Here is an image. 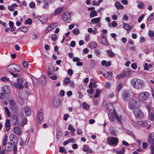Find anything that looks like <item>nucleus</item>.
<instances>
[{
    "label": "nucleus",
    "mask_w": 154,
    "mask_h": 154,
    "mask_svg": "<svg viewBox=\"0 0 154 154\" xmlns=\"http://www.w3.org/2000/svg\"><path fill=\"white\" fill-rule=\"evenodd\" d=\"M131 84L134 88L137 90H141L145 86L144 81L139 79H132L131 81Z\"/></svg>",
    "instance_id": "f257e3e1"
},
{
    "label": "nucleus",
    "mask_w": 154,
    "mask_h": 154,
    "mask_svg": "<svg viewBox=\"0 0 154 154\" xmlns=\"http://www.w3.org/2000/svg\"><path fill=\"white\" fill-rule=\"evenodd\" d=\"M21 68L18 65L11 64L9 65L6 68V70L11 74V73L14 72H19L20 71Z\"/></svg>",
    "instance_id": "f03ea898"
},
{
    "label": "nucleus",
    "mask_w": 154,
    "mask_h": 154,
    "mask_svg": "<svg viewBox=\"0 0 154 154\" xmlns=\"http://www.w3.org/2000/svg\"><path fill=\"white\" fill-rule=\"evenodd\" d=\"M51 2V0H45L44 3L43 0H37L36 1V5L39 6H41L43 9H48L49 4Z\"/></svg>",
    "instance_id": "7ed1b4c3"
},
{
    "label": "nucleus",
    "mask_w": 154,
    "mask_h": 154,
    "mask_svg": "<svg viewBox=\"0 0 154 154\" xmlns=\"http://www.w3.org/2000/svg\"><path fill=\"white\" fill-rule=\"evenodd\" d=\"M138 105V100L137 98L131 100L128 103V107L131 110H134L137 108Z\"/></svg>",
    "instance_id": "20e7f679"
},
{
    "label": "nucleus",
    "mask_w": 154,
    "mask_h": 154,
    "mask_svg": "<svg viewBox=\"0 0 154 154\" xmlns=\"http://www.w3.org/2000/svg\"><path fill=\"white\" fill-rule=\"evenodd\" d=\"M150 96V95L149 93L144 92L140 93L138 95V97L142 101H145L149 98Z\"/></svg>",
    "instance_id": "39448f33"
},
{
    "label": "nucleus",
    "mask_w": 154,
    "mask_h": 154,
    "mask_svg": "<svg viewBox=\"0 0 154 154\" xmlns=\"http://www.w3.org/2000/svg\"><path fill=\"white\" fill-rule=\"evenodd\" d=\"M9 106L11 110L14 112H16L19 108L18 105L15 103L14 100H11L9 101Z\"/></svg>",
    "instance_id": "423d86ee"
},
{
    "label": "nucleus",
    "mask_w": 154,
    "mask_h": 154,
    "mask_svg": "<svg viewBox=\"0 0 154 154\" xmlns=\"http://www.w3.org/2000/svg\"><path fill=\"white\" fill-rule=\"evenodd\" d=\"M134 114L135 117L137 118L142 119L143 116V113L141 111L139 107L133 110Z\"/></svg>",
    "instance_id": "0eeeda50"
},
{
    "label": "nucleus",
    "mask_w": 154,
    "mask_h": 154,
    "mask_svg": "<svg viewBox=\"0 0 154 154\" xmlns=\"http://www.w3.org/2000/svg\"><path fill=\"white\" fill-rule=\"evenodd\" d=\"M119 142L118 139L116 137H112L109 138L107 140V142L110 145L116 146Z\"/></svg>",
    "instance_id": "6e6552de"
},
{
    "label": "nucleus",
    "mask_w": 154,
    "mask_h": 154,
    "mask_svg": "<svg viewBox=\"0 0 154 154\" xmlns=\"http://www.w3.org/2000/svg\"><path fill=\"white\" fill-rule=\"evenodd\" d=\"M17 82L14 83V85L16 88L19 89H22L23 88V80L21 78H17Z\"/></svg>",
    "instance_id": "1a4fd4ad"
},
{
    "label": "nucleus",
    "mask_w": 154,
    "mask_h": 154,
    "mask_svg": "<svg viewBox=\"0 0 154 154\" xmlns=\"http://www.w3.org/2000/svg\"><path fill=\"white\" fill-rule=\"evenodd\" d=\"M70 14L68 13H63L62 16L63 21L66 23H69L70 21Z\"/></svg>",
    "instance_id": "9d476101"
},
{
    "label": "nucleus",
    "mask_w": 154,
    "mask_h": 154,
    "mask_svg": "<svg viewBox=\"0 0 154 154\" xmlns=\"http://www.w3.org/2000/svg\"><path fill=\"white\" fill-rule=\"evenodd\" d=\"M57 26V24L56 23H54L49 25L45 30V32L47 33L48 32L53 29L55 28Z\"/></svg>",
    "instance_id": "9b49d317"
},
{
    "label": "nucleus",
    "mask_w": 154,
    "mask_h": 154,
    "mask_svg": "<svg viewBox=\"0 0 154 154\" xmlns=\"http://www.w3.org/2000/svg\"><path fill=\"white\" fill-rule=\"evenodd\" d=\"M9 139L11 143L14 145L16 144L17 142V138L16 136L14 134H11L10 135Z\"/></svg>",
    "instance_id": "f8f14e48"
},
{
    "label": "nucleus",
    "mask_w": 154,
    "mask_h": 154,
    "mask_svg": "<svg viewBox=\"0 0 154 154\" xmlns=\"http://www.w3.org/2000/svg\"><path fill=\"white\" fill-rule=\"evenodd\" d=\"M43 119V110L40 109L38 111V122L40 123L42 122Z\"/></svg>",
    "instance_id": "ddd939ff"
},
{
    "label": "nucleus",
    "mask_w": 154,
    "mask_h": 154,
    "mask_svg": "<svg viewBox=\"0 0 154 154\" xmlns=\"http://www.w3.org/2000/svg\"><path fill=\"white\" fill-rule=\"evenodd\" d=\"M60 103V99L57 97H54L53 100V104L55 107H58Z\"/></svg>",
    "instance_id": "4468645a"
},
{
    "label": "nucleus",
    "mask_w": 154,
    "mask_h": 154,
    "mask_svg": "<svg viewBox=\"0 0 154 154\" xmlns=\"http://www.w3.org/2000/svg\"><path fill=\"white\" fill-rule=\"evenodd\" d=\"M100 40L102 43L105 45H109V42L106 37L104 35L101 34L100 36Z\"/></svg>",
    "instance_id": "2eb2a0df"
},
{
    "label": "nucleus",
    "mask_w": 154,
    "mask_h": 154,
    "mask_svg": "<svg viewBox=\"0 0 154 154\" xmlns=\"http://www.w3.org/2000/svg\"><path fill=\"white\" fill-rule=\"evenodd\" d=\"M11 124L13 125H15L18 122V119L17 116L15 115L12 116L11 118Z\"/></svg>",
    "instance_id": "dca6fc26"
},
{
    "label": "nucleus",
    "mask_w": 154,
    "mask_h": 154,
    "mask_svg": "<svg viewBox=\"0 0 154 154\" xmlns=\"http://www.w3.org/2000/svg\"><path fill=\"white\" fill-rule=\"evenodd\" d=\"M112 73L111 72L105 71L103 75L108 79L110 80L112 79Z\"/></svg>",
    "instance_id": "f3484780"
},
{
    "label": "nucleus",
    "mask_w": 154,
    "mask_h": 154,
    "mask_svg": "<svg viewBox=\"0 0 154 154\" xmlns=\"http://www.w3.org/2000/svg\"><path fill=\"white\" fill-rule=\"evenodd\" d=\"M149 143L151 144L154 143V133H150L148 138Z\"/></svg>",
    "instance_id": "a211bd4d"
},
{
    "label": "nucleus",
    "mask_w": 154,
    "mask_h": 154,
    "mask_svg": "<svg viewBox=\"0 0 154 154\" xmlns=\"http://www.w3.org/2000/svg\"><path fill=\"white\" fill-rule=\"evenodd\" d=\"M13 131L15 133L18 135H20L21 134V130L19 127L15 126L13 128Z\"/></svg>",
    "instance_id": "6ab92c4d"
},
{
    "label": "nucleus",
    "mask_w": 154,
    "mask_h": 154,
    "mask_svg": "<svg viewBox=\"0 0 154 154\" xmlns=\"http://www.w3.org/2000/svg\"><path fill=\"white\" fill-rule=\"evenodd\" d=\"M106 106L110 112H113L114 111V108L113 106V104L111 103H107Z\"/></svg>",
    "instance_id": "aec40b11"
},
{
    "label": "nucleus",
    "mask_w": 154,
    "mask_h": 154,
    "mask_svg": "<svg viewBox=\"0 0 154 154\" xmlns=\"http://www.w3.org/2000/svg\"><path fill=\"white\" fill-rule=\"evenodd\" d=\"M10 88L8 85H5L2 89L3 92L5 94H7L10 91Z\"/></svg>",
    "instance_id": "412c9836"
},
{
    "label": "nucleus",
    "mask_w": 154,
    "mask_h": 154,
    "mask_svg": "<svg viewBox=\"0 0 154 154\" xmlns=\"http://www.w3.org/2000/svg\"><path fill=\"white\" fill-rule=\"evenodd\" d=\"M129 97V93L126 91L124 92L122 94V98L125 101L127 100L128 99Z\"/></svg>",
    "instance_id": "4be33fe9"
},
{
    "label": "nucleus",
    "mask_w": 154,
    "mask_h": 154,
    "mask_svg": "<svg viewBox=\"0 0 154 154\" xmlns=\"http://www.w3.org/2000/svg\"><path fill=\"white\" fill-rule=\"evenodd\" d=\"M10 121L9 119H7L6 121L5 125V127L6 128V131H8L10 128Z\"/></svg>",
    "instance_id": "5701e85b"
},
{
    "label": "nucleus",
    "mask_w": 154,
    "mask_h": 154,
    "mask_svg": "<svg viewBox=\"0 0 154 154\" xmlns=\"http://www.w3.org/2000/svg\"><path fill=\"white\" fill-rule=\"evenodd\" d=\"M24 112L27 116H30L31 115V110L30 108L28 107H25Z\"/></svg>",
    "instance_id": "b1692460"
},
{
    "label": "nucleus",
    "mask_w": 154,
    "mask_h": 154,
    "mask_svg": "<svg viewBox=\"0 0 154 154\" xmlns=\"http://www.w3.org/2000/svg\"><path fill=\"white\" fill-rule=\"evenodd\" d=\"M63 10V7H60L57 8L55 10L54 13V15H56L61 12Z\"/></svg>",
    "instance_id": "393cba45"
},
{
    "label": "nucleus",
    "mask_w": 154,
    "mask_h": 154,
    "mask_svg": "<svg viewBox=\"0 0 154 154\" xmlns=\"http://www.w3.org/2000/svg\"><path fill=\"white\" fill-rule=\"evenodd\" d=\"M115 6L117 9H120L122 10L123 8V5L120 4L119 2H117L115 3Z\"/></svg>",
    "instance_id": "a878e982"
},
{
    "label": "nucleus",
    "mask_w": 154,
    "mask_h": 154,
    "mask_svg": "<svg viewBox=\"0 0 154 154\" xmlns=\"http://www.w3.org/2000/svg\"><path fill=\"white\" fill-rule=\"evenodd\" d=\"M89 46L92 48H95L97 46V43L95 42H92L90 43Z\"/></svg>",
    "instance_id": "bb28decb"
},
{
    "label": "nucleus",
    "mask_w": 154,
    "mask_h": 154,
    "mask_svg": "<svg viewBox=\"0 0 154 154\" xmlns=\"http://www.w3.org/2000/svg\"><path fill=\"white\" fill-rule=\"evenodd\" d=\"M100 17L94 18L91 19V22L93 24H95L97 22H100Z\"/></svg>",
    "instance_id": "cd10ccee"
},
{
    "label": "nucleus",
    "mask_w": 154,
    "mask_h": 154,
    "mask_svg": "<svg viewBox=\"0 0 154 154\" xmlns=\"http://www.w3.org/2000/svg\"><path fill=\"white\" fill-rule=\"evenodd\" d=\"M5 149L7 151H10L12 150V144L10 143H8L6 145Z\"/></svg>",
    "instance_id": "c85d7f7f"
},
{
    "label": "nucleus",
    "mask_w": 154,
    "mask_h": 154,
    "mask_svg": "<svg viewBox=\"0 0 154 154\" xmlns=\"http://www.w3.org/2000/svg\"><path fill=\"white\" fill-rule=\"evenodd\" d=\"M97 15V13L95 10L91 11L90 13V17L91 18Z\"/></svg>",
    "instance_id": "c756f323"
},
{
    "label": "nucleus",
    "mask_w": 154,
    "mask_h": 154,
    "mask_svg": "<svg viewBox=\"0 0 154 154\" xmlns=\"http://www.w3.org/2000/svg\"><path fill=\"white\" fill-rule=\"evenodd\" d=\"M68 129L71 132V134H74V132L75 131V129L72 127V125H70L68 128Z\"/></svg>",
    "instance_id": "7c9ffc66"
},
{
    "label": "nucleus",
    "mask_w": 154,
    "mask_h": 154,
    "mask_svg": "<svg viewBox=\"0 0 154 154\" xmlns=\"http://www.w3.org/2000/svg\"><path fill=\"white\" fill-rule=\"evenodd\" d=\"M125 148L124 147H122L120 151L116 150L115 152L117 154H123L125 152Z\"/></svg>",
    "instance_id": "2f4dec72"
},
{
    "label": "nucleus",
    "mask_w": 154,
    "mask_h": 154,
    "mask_svg": "<svg viewBox=\"0 0 154 154\" xmlns=\"http://www.w3.org/2000/svg\"><path fill=\"white\" fill-rule=\"evenodd\" d=\"M138 124L142 126H145L147 125V122L146 121H139L138 122Z\"/></svg>",
    "instance_id": "473e14b6"
},
{
    "label": "nucleus",
    "mask_w": 154,
    "mask_h": 154,
    "mask_svg": "<svg viewBox=\"0 0 154 154\" xmlns=\"http://www.w3.org/2000/svg\"><path fill=\"white\" fill-rule=\"evenodd\" d=\"M4 109L7 116L8 117H10L11 116V113L9 110V109L7 107H4Z\"/></svg>",
    "instance_id": "72a5a7b5"
},
{
    "label": "nucleus",
    "mask_w": 154,
    "mask_h": 154,
    "mask_svg": "<svg viewBox=\"0 0 154 154\" xmlns=\"http://www.w3.org/2000/svg\"><path fill=\"white\" fill-rule=\"evenodd\" d=\"M27 123V120L26 118H23L22 120L21 123V126L23 127Z\"/></svg>",
    "instance_id": "f704fd0d"
},
{
    "label": "nucleus",
    "mask_w": 154,
    "mask_h": 154,
    "mask_svg": "<svg viewBox=\"0 0 154 154\" xmlns=\"http://www.w3.org/2000/svg\"><path fill=\"white\" fill-rule=\"evenodd\" d=\"M123 27L127 30H130V26L127 23H123Z\"/></svg>",
    "instance_id": "c9c22d12"
},
{
    "label": "nucleus",
    "mask_w": 154,
    "mask_h": 154,
    "mask_svg": "<svg viewBox=\"0 0 154 154\" xmlns=\"http://www.w3.org/2000/svg\"><path fill=\"white\" fill-rule=\"evenodd\" d=\"M154 19V13H151L147 19V20L151 21Z\"/></svg>",
    "instance_id": "e433bc0d"
},
{
    "label": "nucleus",
    "mask_w": 154,
    "mask_h": 154,
    "mask_svg": "<svg viewBox=\"0 0 154 154\" xmlns=\"http://www.w3.org/2000/svg\"><path fill=\"white\" fill-rule=\"evenodd\" d=\"M42 80V85H45L46 83V78L44 76H42L40 78Z\"/></svg>",
    "instance_id": "4c0bfd02"
},
{
    "label": "nucleus",
    "mask_w": 154,
    "mask_h": 154,
    "mask_svg": "<svg viewBox=\"0 0 154 154\" xmlns=\"http://www.w3.org/2000/svg\"><path fill=\"white\" fill-rule=\"evenodd\" d=\"M107 52L108 56H109L111 57L114 56L115 55V54L113 52L109 50H107Z\"/></svg>",
    "instance_id": "58836bf2"
},
{
    "label": "nucleus",
    "mask_w": 154,
    "mask_h": 154,
    "mask_svg": "<svg viewBox=\"0 0 154 154\" xmlns=\"http://www.w3.org/2000/svg\"><path fill=\"white\" fill-rule=\"evenodd\" d=\"M0 80L3 82H6L9 81V79L6 76L0 78Z\"/></svg>",
    "instance_id": "ea45409f"
},
{
    "label": "nucleus",
    "mask_w": 154,
    "mask_h": 154,
    "mask_svg": "<svg viewBox=\"0 0 154 154\" xmlns=\"http://www.w3.org/2000/svg\"><path fill=\"white\" fill-rule=\"evenodd\" d=\"M54 70L50 67H49L48 71V73L49 75H51L53 74Z\"/></svg>",
    "instance_id": "a19ab883"
},
{
    "label": "nucleus",
    "mask_w": 154,
    "mask_h": 154,
    "mask_svg": "<svg viewBox=\"0 0 154 154\" xmlns=\"http://www.w3.org/2000/svg\"><path fill=\"white\" fill-rule=\"evenodd\" d=\"M83 108L85 109H88L89 108V106L88 104L86 103H83L82 104Z\"/></svg>",
    "instance_id": "79ce46f5"
},
{
    "label": "nucleus",
    "mask_w": 154,
    "mask_h": 154,
    "mask_svg": "<svg viewBox=\"0 0 154 154\" xmlns=\"http://www.w3.org/2000/svg\"><path fill=\"white\" fill-rule=\"evenodd\" d=\"M115 117L116 119L117 120V121L119 122V123L120 124L122 123V122L121 121V118L122 117L120 116V118L117 115H116L115 116Z\"/></svg>",
    "instance_id": "37998d69"
},
{
    "label": "nucleus",
    "mask_w": 154,
    "mask_h": 154,
    "mask_svg": "<svg viewBox=\"0 0 154 154\" xmlns=\"http://www.w3.org/2000/svg\"><path fill=\"white\" fill-rule=\"evenodd\" d=\"M100 93V91L98 89H97L94 96V98H96L99 97Z\"/></svg>",
    "instance_id": "c03bdc74"
},
{
    "label": "nucleus",
    "mask_w": 154,
    "mask_h": 154,
    "mask_svg": "<svg viewBox=\"0 0 154 154\" xmlns=\"http://www.w3.org/2000/svg\"><path fill=\"white\" fill-rule=\"evenodd\" d=\"M70 81V79L68 77H66L65 78L64 80V83L66 85L69 84Z\"/></svg>",
    "instance_id": "a18cd8bd"
},
{
    "label": "nucleus",
    "mask_w": 154,
    "mask_h": 154,
    "mask_svg": "<svg viewBox=\"0 0 154 154\" xmlns=\"http://www.w3.org/2000/svg\"><path fill=\"white\" fill-rule=\"evenodd\" d=\"M97 64V62L94 60H91L90 61V64L92 66H95Z\"/></svg>",
    "instance_id": "49530a36"
},
{
    "label": "nucleus",
    "mask_w": 154,
    "mask_h": 154,
    "mask_svg": "<svg viewBox=\"0 0 154 154\" xmlns=\"http://www.w3.org/2000/svg\"><path fill=\"white\" fill-rule=\"evenodd\" d=\"M123 86V84L122 83H119L117 88V91L119 92Z\"/></svg>",
    "instance_id": "de8ad7c7"
},
{
    "label": "nucleus",
    "mask_w": 154,
    "mask_h": 154,
    "mask_svg": "<svg viewBox=\"0 0 154 154\" xmlns=\"http://www.w3.org/2000/svg\"><path fill=\"white\" fill-rule=\"evenodd\" d=\"M144 7V5L143 3L142 2H140L138 5V7L140 9L143 8Z\"/></svg>",
    "instance_id": "09e8293b"
},
{
    "label": "nucleus",
    "mask_w": 154,
    "mask_h": 154,
    "mask_svg": "<svg viewBox=\"0 0 154 154\" xmlns=\"http://www.w3.org/2000/svg\"><path fill=\"white\" fill-rule=\"evenodd\" d=\"M7 137L6 136V135H5L4 138L2 142L3 145L4 146H6V143L7 142Z\"/></svg>",
    "instance_id": "8fccbe9b"
},
{
    "label": "nucleus",
    "mask_w": 154,
    "mask_h": 154,
    "mask_svg": "<svg viewBox=\"0 0 154 154\" xmlns=\"http://www.w3.org/2000/svg\"><path fill=\"white\" fill-rule=\"evenodd\" d=\"M72 33L75 35H77L79 34V30L77 29H73L72 31Z\"/></svg>",
    "instance_id": "3c124183"
},
{
    "label": "nucleus",
    "mask_w": 154,
    "mask_h": 154,
    "mask_svg": "<svg viewBox=\"0 0 154 154\" xmlns=\"http://www.w3.org/2000/svg\"><path fill=\"white\" fill-rule=\"evenodd\" d=\"M131 71L130 70H125L123 72L124 75L125 77L129 75Z\"/></svg>",
    "instance_id": "603ef678"
},
{
    "label": "nucleus",
    "mask_w": 154,
    "mask_h": 154,
    "mask_svg": "<svg viewBox=\"0 0 154 154\" xmlns=\"http://www.w3.org/2000/svg\"><path fill=\"white\" fill-rule=\"evenodd\" d=\"M20 30L21 32H26L27 31L28 29L26 27H23L20 28Z\"/></svg>",
    "instance_id": "864d4df0"
},
{
    "label": "nucleus",
    "mask_w": 154,
    "mask_h": 154,
    "mask_svg": "<svg viewBox=\"0 0 154 154\" xmlns=\"http://www.w3.org/2000/svg\"><path fill=\"white\" fill-rule=\"evenodd\" d=\"M89 149V146L88 145H85L83 148V150L85 152H87V151H88V150Z\"/></svg>",
    "instance_id": "5fc2aeb1"
},
{
    "label": "nucleus",
    "mask_w": 154,
    "mask_h": 154,
    "mask_svg": "<svg viewBox=\"0 0 154 154\" xmlns=\"http://www.w3.org/2000/svg\"><path fill=\"white\" fill-rule=\"evenodd\" d=\"M145 17V15L144 14H142L140 16L138 20V22H140Z\"/></svg>",
    "instance_id": "6e6d98bb"
},
{
    "label": "nucleus",
    "mask_w": 154,
    "mask_h": 154,
    "mask_svg": "<svg viewBox=\"0 0 154 154\" xmlns=\"http://www.w3.org/2000/svg\"><path fill=\"white\" fill-rule=\"evenodd\" d=\"M32 22V20L31 19L29 18L25 22V24H31Z\"/></svg>",
    "instance_id": "4d7b16f0"
},
{
    "label": "nucleus",
    "mask_w": 154,
    "mask_h": 154,
    "mask_svg": "<svg viewBox=\"0 0 154 154\" xmlns=\"http://www.w3.org/2000/svg\"><path fill=\"white\" fill-rule=\"evenodd\" d=\"M51 38L52 40L54 41H56L57 39V35L55 34L52 35L51 36Z\"/></svg>",
    "instance_id": "13d9d810"
},
{
    "label": "nucleus",
    "mask_w": 154,
    "mask_h": 154,
    "mask_svg": "<svg viewBox=\"0 0 154 154\" xmlns=\"http://www.w3.org/2000/svg\"><path fill=\"white\" fill-rule=\"evenodd\" d=\"M149 118L151 121H153L154 120V114L153 113H151L149 115Z\"/></svg>",
    "instance_id": "bf43d9fd"
},
{
    "label": "nucleus",
    "mask_w": 154,
    "mask_h": 154,
    "mask_svg": "<svg viewBox=\"0 0 154 154\" xmlns=\"http://www.w3.org/2000/svg\"><path fill=\"white\" fill-rule=\"evenodd\" d=\"M23 65L25 68H28L29 66L28 62L26 61H24L23 63Z\"/></svg>",
    "instance_id": "052dcab7"
},
{
    "label": "nucleus",
    "mask_w": 154,
    "mask_h": 154,
    "mask_svg": "<svg viewBox=\"0 0 154 154\" xmlns=\"http://www.w3.org/2000/svg\"><path fill=\"white\" fill-rule=\"evenodd\" d=\"M117 76L118 79H120L125 77L124 75L123 72H122L120 74H118L117 75Z\"/></svg>",
    "instance_id": "680f3d73"
},
{
    "label": "nucleus",
    "mask_w": 154,
    "mask_h": 154,
    "mask_svg": "<svg viewBox=\"0 0 154 154\" xmlns=\"http://www.w3.org/2000/svg\"><path fill=\"white\" fill-rule=\"evenodd\" d=\"M149 35L150 37L154 36V32L153 31L150 30L149 31Z\"/></svg>",
    "instance_id": "e2e57ef3"
},
{
    "label": "nucleus",
    "mask_w": 154,
    "mask_h": 154,
    "mask_svg": "<svg viewBox=\"0 0 154 154\" xmlns=\"http://www.w3.org/2000/svg\"><path fill=\"white\" fill-rule=\"evenodd\" d=\"M67 73L69 75L71 76L73 74V72L72 69H69L68 70Z\"/></svg>",
    "instance_id": "0e129e2a"
},
{
    "label": "nucleus",
    "mask_w": 154,
    "mask_h": 154,
    "mask_svg": "<svg viewBox=\"0 0 154 154\" xmlns=\"http://www.w3.org/2000/svg\"><path fill=\"white\" fill-rule=\"evenodd\" d=\"M29 7L31 8H33L35 6V4L34 2H31L29 4Z\"/></svg>",
    "instance_id": "69168bd1"
},
{
    "label": "nucleus",
    "mask_w": 154,
    "mask_h": 154,
    "mask_svg": "<svg viewBox=\"0 0 154 154\" xmlns=\"http://www.w3.org/2000/svg\"><path fill=\"white\" fill-rule=\"evenodd\" d=\"M131 67L133 69H136L137 68V65L136 63H132L131 64Z\"/></svg>",
    "instance_id": "338daca9"
},
{
    "label": "nucleus",
    "mask_w": 154,
    "mask_h": 154,
    "mask_svg": "<svg viewBox=\"0 0 154 154\" xmlns=\"http://www.w3.org/2000/svg\"><path fill=\"white\" fill-rule=\"evenodd\" d=\"M128 17L126 14H124L123 15L122 18L123 20H128Z\"/></svg>",
    "instance_id": "774afa93"
}]
</instances>
